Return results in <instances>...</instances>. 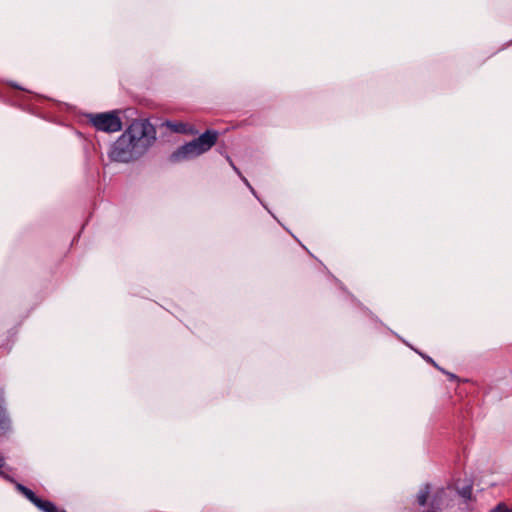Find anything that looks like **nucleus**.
Listing matches in <instances>:
<instances>
[{
    "label": "nucleus",
    "mask_w": 512,
    "mask_h": 512,
    "mask_svg": "<svg viewBox=\"0 0 512 512\" xmlns=\"http://www.w3.org/2000/svg\"><path fill=\"white\" fill-rule=\"evenodd\" d=\"M227 159H228V161L230 162V164L232 165V167L234 168V170H235V171H238V170H237V167H235V166L233 165V163H232L231 159H230L229 157H227Z\"/></svg>",
    "instance_id": "9b49d317"
},
{
    "label": "nucleus",
    "mask_w": 512,
    "mask_h": 512,
    "mask_svg": "<svg viewBox=\"0 0 512 512\" xmlns=\"http://www.w3.org/2000/svg\"><path fill=\"white\" fill-rule=\"evenodd\" d=\"M209 150L210 149L205 147L202 143L198 142L197 139H194L175 150L170 155V161L176 163L183 160L192 159L204 154Z\"/></svg>",
    "instance_id": "7ed1b4c3"
},
{
    "label": "nucleus",
    "mask_w": 512,
    "mask_h": 512,
    "mask_svg": "<svg viewBox=\"0 0 512 512\" xmlns=\"http://www.w3.org/2000/svg\"><path fill=\"white\" fill-rule=\"evenodd\" d=\"M492 512H512V509H509L505 504L500 503L492 510Z\"/></svg>",
    "instance_id": "1a4fd4ad"
},
{
    "label": "nucleus",
    "mask_w": 512,
    "mask_h": 512,
    "mask_svg": "<svg viewBox=\"0 0 512 512\" xmlns=\"http://www.w3.org/2000/svg\"><path fill=\"white\" fill-rule=\"evenodd\" d=\"M165 125L171 131L176 132V133H182V134L196 133V131H194L193 127L188 123L167 121L165 123Z\"/></svg>",
    "instance_id": "423d86ee"
},
{
    "label": "nucleus",
    "mask_w": 512,
    "mask_h": 512,
    "mask_svg": "<svg viewBox=\"0 0 512 512\" xmlns=\"http://www.w3.org/2000/svg\"><path fill=\"white\" fill-rule=\"evenodd\" d=\"M218 136L219 133L216 130H206L196 139L205 147L211 149L216 144Z\"/></svg>",
    "instance_id": "39448f33"
},
{
    "label": "nucleus",
    "mask_w": 512,
    "mask_h": 512,
    "mask_svg": "<svg viewBox=\"0 0 512 512\" xmlns=\"http://www.w3.org/2000/svg\"><path fill=\"white\" fill-rule=\"evenodd\" d=\"M459 494L465 499H470L472 496V488L470 486H466L459 491Z\"/></svg>",
    "instance_id": "6e6552de"
},
{
    "label": "nucleus",
    "mask_w": 512,
    "mask_h": 512,
    "mask_svg": "<svg viewBox=\"0 0 512 512\" xmlns=\"http://www.w3.org/2000/svg\"><path fill=\"white\" fill-rule=\"evenodd\" d=\"M430 495V485L426 484L420 488L417 493V502L420 506H425Z\"/></svg>",
    "instance_id": "0eeeda50"
},
{
    "label": "nucleus",
    "mask_w": 512,
    "mask_h": 512,
    "mask_svg": "<svg viewBox=\"0 0 512 512\" xmlns=\"http://www.w3.org/2000/svg\"><path fill=\"white\" fill-rule=\"evenodd\" d=\"M155 140L154 126L146 119H136L114 142L110 158L123 163L136 160L147 151Z\"/></svg>",
    "instance_id": "f257e3e1"
},
{
    "label": "nucleus",
    "mask_w": 512,
    "mask_h": 512,
    "mask_svg": "<svg viewBox=\"0 0 512 512\" xmlns=\"http://www.w3.org/2000/svg\"><path fill=\"white\" fill-rule=\"evenodd\" d=\"M89 123L99 131L114 133L122 129V122L116 111L87 115Z\"/></svg>",
    "instance_id": "f03ea898"
},
{
    "label": "nucleus",
    "mask_w": 512,
    "mask_h": 512,
    "mask_svg": "<svg viewBox=\"0 0 512 512\" xmlns=\"http://www.w3.org/2000/svg\"><path fill=\"white\" fill-rule=\"evenodd\" d=\"M447 374L449 375V377H450L451 379H455V378H456V376H455L454 374H451V373H447Z\"/></svg>",
    "instance_id": "f8f14e48"
},
{
    "label": "nucleus",
    "mask_w": 512,
    "mask_h": 512,
    "mask_svg": "<svg viewBox=\"0 0 512 512\" xmlns=\"http://www.w3.org/2000/svg\"><path fill=\"white\" fill-rule=\"evenodd\" d=\"M449 495L444 488L438 489L432 496L429 507L423 512H441L443 506H448Z\"/></svg>",
    "instance_id": "20e7f679"
},
{
    "label": "nucleus",
    "mask_w": 512,
    "mask_h": 512,
    "mask_svg": "<svg viewBox=\"0 0 512 512\" xmlns=\"http://www.w3.org/2000/svg\"><path fill=\"white\" fill-rule=\"evenodd\" d=\"M7 427V421L5 418L0 419V430H4Z\"/></svg>",
    "instance_id": "9d476101"
}]
</instances>
